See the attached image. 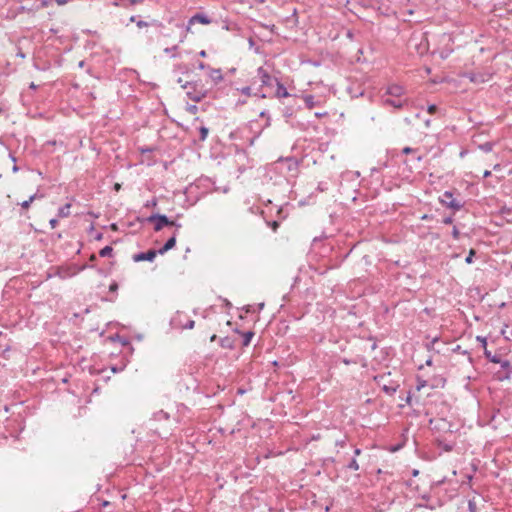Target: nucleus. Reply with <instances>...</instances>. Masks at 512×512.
<instances>
[{"label": "nucleus", "instance_id": "1", "mask_svg": "<svg viewBox=\"0 0 512 512\" xmlns=\"http://www.w3.org/2000/svg\"><path fill=\"white\" fill-rule=\"evenodd\" d=\"M270 171L279 173L287 182H291L298 176L299 162L293 157L279 158L271 164Z\"/></svg>", "mask_w": 512, "mask_h": 512}, {"label": "nucleus", "instance_id": "2", "mask_svg": "<svg viewBox=\"0 0 512 512\" xmlns=\"http://www.w3.org/2000/svg\"><path fill=\"white\" fill-rule=\"evenodd\" d=\"M439 202L454 212L459 211L463 208L464 202L461 199L454 198L451 191H445L440 197Z\"/></svg>", "mask_w": 512, "mask_h": 512}, {"label": "nucleus", "instance_id": "3", "mask_svg": "<svg viewBox=\"0 0 512 512\" xmlns=\"http://www.w3.org/2000/svg\"><path fill=\"white\" fill-rule=\"evenodd\" d=\"M182 88L186 90L188 98L194 102H200L206 96V92L202 88L198 89L196 83L185 82Z\"/></svg>", "mask_w": 512, "mask_h": 512}, {"label": "nucleus", "instance_id": "4", "mask_svg": "<svg viewBox=\"0 0 512 512\" xmlns=\"http://www.w3.org/2000/svg\"><path fill=\"white\" fill-rule=\"evenodd\" d=\"M87 267H88V265H86V264L81 265V266L73 264L68 267H59L57 269L56 275L61 279L71 278V277L77 275L78 273L82 272L83 270H85Z\"/></svg>", "mask_w": 512, "mask_h": 512}, {"label": "nucleus", "instance_id": "5", "mask_svg": "<svg viewBox=\"0 0 512 512\" xmlns=\"http://www.w3.org/2000/svg\"><path fill=\"white\" fill-rule=\"evenodd\" d=\"M147 221L154 223V230L157 232L162 230L165 226L174 224V221H171L164 214H152L147 218Z\"/></svg>", "mask_w": 512, "mask_h": 512}, {"label": "nucleus", "instance_id": "6", "mask_svg": "<svg viewBox=\"0 0 512 512\" xmlns=\"http://www.w3.org/2000/svg\"><path fill=\"white\" fill-rule=\"evenodd\" d=\"M463 77L469 79L470 82H472L474 84H481V83L488 82L491 79L492 74H490L489 72H483V71L465 72L463 74Z\"/></svg>", "mask_w": 512, "mask_h": 512}, {"label": "nucleus", "instance_id": "7", "mask_svg": "<svg viewBox=\"0 0 512 512\" xmlns=\"http://www.w3.org/2000/svg\"><path fill=\"white\" fill-rule=\"evenodd\" d=\"M257 78L260 80L262 87H273L275 80H278L277 78L272 77L263 67H259L257 69Z\"/></svg>", "mask_w": 512, "mask_h": 512}, {"label": "nucleus", "instance_id": "8", "mask_svg": "<svg viewBox=\"0 0 512 512\" xmlns=\"http://www.w3.org/2000/svg\"><path fill=\"white\" fill-rule=\"evenodd\" d=\"M211 22H212L211 19L206 14L196 13L189 19L188 24L185 27V31L186 32L190 31L191 26L195 23L207 25V24H210Z\"/></svg>", "mask_w": 512, "mask_h": 512}, {"label": "nucleus", "instance_id": "9", "mask_svg": "<svg viewBox=\"0 0 512 512\" xmlns=\"http://www.w3.org/2000/svg\"><path fill=\"white\" fill-rule=\"evenodd\" d=\"M156 256H157V251L154 250V249H150V250H148L146 252H140V253L134 254L133 255V260L135 262H140V261L152 262V261H154Z\"/></svg>", "mask_w": 512, "mask_h": 512}, {"label": "nucleus", "instance_id": "10", "mask_svg": "<svg viewBox=\"0 0 512 512\" xmlns=\"http://www.w3.org/2000/svg\"><path fill=\"white\" fill-rule=\"evenodd\" d=\"M407 103L408 101L406 99L402 100L401 98L383 97V104L386 106H392L395 109H402Z\"/></svg>", "mask_w": 512, "mask_h": 512}, {"label": "nucleus", "instance_id": "11", "mask_svg": "<svg viewBox=\"0 0 512 512\" xmlns=\"http://www.w3.org/2000/svg\"><path fill=\"white\" fill-rule=\"evenodd\" d=\"M404 94V88L400 85L393 84L387 87L386 95L392 98H401Z\"/></svg>", "mask_w": 512, "mask_h": 512}, {"label": "nucleus", "instance_id": "12", "mask_svg": "<svg viewBox=\"0 0 512 512\" xmlns=\"http://www.w3.org/2000/svg\"><path fill=\"white\" fill-rule=\"evenodd\" d=\"M176 245V233L173 234L172 237H170L165 244L159 249L156 250L157 254L164 255L166 252L174 248Z\"/></svg>", "mask_w": 512, "mask_h": 512}, {"label": "nucleus", "instance_id": "13", "mask_svg": "<svg viewBox=\"0 0 512 512\" xmlns=\"http://www.w3.org/2000/svg\"><path fill=\"white\" fill-rule=\"evenodd\" d=\"M275 85H276L275 96L277 98H286L290 95L288 93L286 87L279 80H275Z\"/></svg>", "mask_w": 512, "mask_h": 512}, {"label": "nucleus", "instance_id": "14", "mask_svg": "<svg viewBox=\"0 0 512 512\" xmlns=\"http://www.w3.org/2000/svg\"><path fill=\"white\" fill-rule=\"evenodd\" d=\"M144 0H115L112 5L115 7L127 8L142 3Z\"/></svg>", "mask_w": 512, "mask_h": 512}, {"label": "nucleus", "instance_id": "15", "mask_svg": "<svg viewBox=\"0 0 512 512\" xmlns=\"http://www.w3.org/2000/svg\"><path fill=\"white\" fill-rule=\"evenodd\" d=\"M70 208H71V204L67 203L63 206H61L59 209H58V216L60 218H65V217H68L70 215Z\"/></svg>", "mask_w": 512, "mask_h": 512}, {"label": "nucleus", "instance_id": "16", "mask_svg": "<svg viewBox=\"0 0 512 512\" xmlns=\"http://www.w3.org/2000/svg\"><path fill=\"white\" fill-rule=\"evenodd\" d=\"M210 77L215 83H218L223 79L222 72L220 69H211Z\"/></svg>", "mask_w": 512, "mask_h": 512}, {"label": "nucleus", "instance_id": "17", "mask_svg": "<svg viewBox=\"0 0 512 512\" xmlns=\"http://www.w3.org/2000/svg\"><path fill=\"white\" fill-rule=\"evenodd\" d=\"M484 356L486 359H488L492 363L500 362V356L496 355V354H492L491 351L488 349L484 350Z\"/></svg>", "mask_w": 512, "mask_h": 512}, {"label": "nucleus", "instance_id": "18", "mask_svg": "<svg viewBox=\"0 0 512 512\" xmlns=\"http://www.w3.org/2000/svg\"><path fill=\"white\" fill-rule=\"evenodd\" d=\"M397 388H398V385H394V384H391V385L383 384L382 385V390L387 395H390V396L395 394V392L397 391Z\"/></svg>", "mask_w": 512, "mask_h": 512}, {"label": "nucleus", "instance_id": "19", "mask_svg": "<svg viewBox=\"0 0 512 512\" xmlns=\"http://www.w3.org/2000/svg\"><path fill=\"white\" fill-rule=\"evenodd\" d=\"M242 336H243V342H242L243 346H248L251 343L252 338L254 337V332L247 331V332L242 333Z\"/></svg>", "mask_w": 512, "mask_h": 512}, {"label": "nucleus", "instance_id": "20", "mask_svg": "<svg viewBox=\"0 0 512 512\" xmlns=\"http://www.w3.org/2000/svg\"><path fill=\"white\" fill-rule=\"evenodd\" d=\"M304 102L309 109H312L316 105L315 97L313 95H305Z\"/></svg>", "mask_w": 512, "mask_h": 512}, {"label": "nucleus", "instance_id": "21", "mask_svg": "<svg viewBox=\"0 0 512 512\" xmlns=\"http://www.w3.org/2000/svg\"><path fill=\"white\" fill-rule=\"evenodd\" d=\"M113 248L111 246H105L99 251L100 257H110L112 256Z\"/></svg>", "mask_w": 512, "mask_h": 512}, {"label": "nucleus", "instance_id": "22", "mask_svg": "<svg viewBox=\"0 0 512 512\" xmlns=\"http://www.w3.org/2000/svg\"><path fill=\"white\" fill-rule=\"evenodd\" d=\"M494 143L493 142H485L479 145V149L485 153H489L493 150Z\"/></svg>", "mask_w": 512, "mask_h": 512}, {"label": "nucleus", "instance_id": "23", "mask_svg": "<svg viewBox=\"0 0 512 512\" xmlns=\"http://www.w3.org/2000/svg\"><path fill=\"white\" fill-rule=\"evenodd\" d=\"M220 345L223 348H233V342L229 337H224L220 340Z\"/></svg>", "mask_w": 512, "mask_h": 512}, {"label": "nucleus", "instance_id": "24", "mask_svg": "<svg viewBox=\"0 0 512 512\" xmlns=\"http://www.w3.org/2000/svg\"><path fill=\"white\" fill-rule=\"evenodd\" d=\"M208 132H209V130H208V128H207V127H205V126H201V127L199 128V133H200L199 139H200L201 141H205V140H206V138H207V136H208Z\"/></svg>", "mask_w": 512, "mask_h": 512}, {"label": "nucleus", "instance_id": "25", "mask_svg": "<svg viewBox=\"0 0 512 512\" xmlns=\"http://www.w3.org/2000/svg\"><path fill=\"white\" fill-rule=\"evenodd\" d=\"M347 468L349 470H353V471H358L359 470V464H358V462H357L355 457L349 462V464L347 465Z\"/></svg>", "mask_w": 512, "mask_h": 512}, {"label": "nucleus", "instance_id": "26", "mask_svg": "<svg viewBox=\"0 0 512 512\" xmlns=\"http://www.w3.org/2000/svg\"><path fill=\"white\" fill-rule=\"evenodd\" d=\"M497 364H499L500 367L504 370H507V371L510 370V367H511L510 362L506 359H502L501 356H500V362H498Z\"/></svg>", "mask_w": 512, "mask_h": 512}, {"label": "nucleus", "instance_id": "27", "mask_svg": "<svg viewBox=\"0 0 512 512\" xmlns=\"http://www.w3.org/2000/svg\"><path fill=\"white\" fill-rule=\"evenodd\" d=\"M177 49H178V45H174V46H172V47H167V48H165V49H164V52H165L166 54H171V56H172L173 58H175V57H177V54L175 53V52L177 51Z\"/></svg>", "mask_w": 512, "mask_h": 512}, {"label": "nucleus", "instance_id": "28", "mask_svg": "<svg viewBox=\"0 0 512 512\" xmlns=\"http://www.w3.org/2000/svg\"><path fill=\"white\" fill-rule=\"evenodd\" d=\"M475 254H476V251L474 249H470V251L468 253V256L465 259V262L467 264H472L473 263V257L475 256Z\"/></svg>", "mask_w": 512, "mask_h": 512}, {"label": "nucleus", "instance_id": "29", "mask_svg": "<svg viewBox=\"0 0 512 512\" xmlns=\"http://www.w3.org/2000/svg\"><path fill=\"white\" fill-rule=\"evenodd\" d=\"M476 340L478 342H480L481 346L483 347V349H487V339L486 337H483V336H477L476 337Z\"/></svg>", "mask_w": 512, "mask_h": 512}, {"label": "nucleus", "instance_id": "30", "mask_svg": "<svg viewBox=\"0 0 512 512\" xmlns=\"http://www.w3.org/2000/svg\"><path fill=\"white\" fill-rule=\"evenodd\" d=\"M155 417H156L157 419H162V418H164V419H168V418H169V415H168V413H166V412H164V411H162V410H161V411H159L158 413H156V414H155Z\"/></svg>", "mask_w": 512, "mask_h": 512}, {"label": "nucleus", "instance_id": "31", "mask_svg": "<svg viewBox=\"0 0 512 512\" xmlns=\"http://www.w3.org/2000/svg\"><path fill=\"white\" fill-rule=\"evenodd\" d=\"M452 237L455 240H459V238H460V231L458 230V228L456 226H454L452 229Z\"/></svg>", "mask_w": 512, "mask_h": 512}, {"label": "nucleus", "instance_id": "32", "mask_svg": "<svg viewBox=\"0 0 512 512\" xmlns=\"http://www.w3.org/2000/svg\"><path fill=\"white\" fill-rule=\"evenodd\" d=\"M118 290V283L116 281H113L110 285H109V291L112 292V293H116Z\"/></svg>", "mask_w": 512, "mask_h": 512}, {"label": "nucleus", "instance_id": "33", "mask_svg": "<svg viewBox=\"0 0 512 512\" xmlns=\"http://www.w3.org/2000/svg\"><path fill=\"white\" fill-rule=\"evenodd\" d=\"M195 325L194 320H188L183 326V329H192Z\"/></svg>", "mask_w": 512, "mask_h": 512}, {"label": "nucleus", "instance_id": "34", "mask_svg": "<svg viewBox=\"0 0 512 512\" xmlns=\"http://www.w3.org/2000/svg\"><path fill=\"white\" fill-rule=\"evenodd\" d=\"M31 203L32 199L29 198L28 200H25L22 203H20V205L23 209H28L31 206Z\"/></svg>", "mask_w": 512, "mask_h": 512}, {"label": "nucleus", "instance_id": "35", "mask_svg": "<svg viewBox=\"0 0 512 512\" xmlns=\"http://www.w3.org/2000/svg\"><path fill=\"white\" fill-rule=\"evenodd\" d=\"M437 109L438 108H437V106L435 104H431V105L428 106L427 111L430 114H434V113H436Z\"/></svg>", "mask_w": 512, "mask_h": 512}, {"label": "nucleus", "instance_id": "36", "mask_svg": "<svg viewBox=\"0 0 512 512\" xmlns=\"http://www.w3.org/2000/svg\"><path fill=\"white\" fill-rule=\"evenodd\" d=\"M241 93L246 95V96H250L251 95V88L249 86L243 87L241 89Z\"/></svg>", "mask_w": 512, "mask_h": 512}, {"label": "nucleus", "instance_id": "37", "mask_svg": "<svg viewBox=\"0 0 512 512\" xmlns=\"http://www.w3.org/2000/svg\"><path fill=\"white\" fill-rule=\"evenodd\" d=\"M442 223L446 224V225L452 224L453 223V217L452 216H447V217L443 218Z\"/></svg>", "mask_w": 512, "mask_h": 512}, {"label": "nucleus", "instance_id": "38", "mask_svg": "<svg viewBox=\"0 0 512 512\" xmlns=\"http://www.w3.org/2000/svg\"><path fill=\"white\" fill-rule=\"evenodd\" d=\"M136 25L139 28H144V27H147L149 24L146 21L138 20V21H136Z\"/></svg>", "mask_w": 512, "mask_h": 512}, {"label": "nucleus", "instance_id": "39", "mask_svg": "<svg viewBox=\"0 0 512 512\" xmlns=\"http://www.w3.org/2000/svg\"><path fill=\"white\" fill-rule=\"evenodd\" d=\"M326 189H327V184H326V183L320 182V183L318 184L317 190H319V191L323 192V191H325Z\"/></svg>", "mask_w": 512, "mask_h": 512}, {"label": "nucleus", "instance_id": "40", "mask_svg": "<svg viewBox=\"0 0 512 512\" xmlns=\"http://www.w3.org/2000/svg\"><path fill=\"white\" fill-rule=\"evenodd\" d=\"M260 117H266L267 118V124L266 125H270V117H269V113L267 111H262L260 113Z\"/></svg>", "mask_w": 512, "mask_h": 512}, {"label": "nucleus", "instance_id": "41", "mask_svg": "<svg viewBox=\"0 0 512 512\" xmlns=\"http://www.w3.org/2000/svg\"><path fill=\"white\" fill-rule=\"evenodd\" d=\"M468 508H469V511H471V512H475V510H476V505H475V503H474L473 501H469V503H468Z\"/></svg>", "mask_w": 512, "mask_h": 512}, {"label": "nucleus", "instance_id": "42", "mask_svg": "<svg viewBox=\"0 0 512 512\" xmlns=\"http://www.w3.org/2000/svg\"><path fill=\"white\" fill-rule=\"evenodd\" d=\"M402 152H403V154H410L412 152H415V149H413L411 147H405V148H403Z\"/></svg>", "mask_w": 512, "mask_h": 512}, {"label": "nucleus", "instance_id": "43", "mask_svg": "<svg viewBox=\"0 0 512 512\" xmlns=\"http://www.w3.org/2000/svg\"><path fill=\"white\" fill-rule=\"evenodd\" d=\"M49 224H50L51 228L54 229L58 225V220L57 219H51Z\"/></svg>", "mask_w": 512, "mask_h": 512}, {"label": "nucleus", "instance_id": "44", "mask_svg": "<svg viewBox=\"0 0 512 512\" xmlns=\"http://www.w3.org/2000/svg\"><path fill=\"white\" fill-rule=\"evenodd\" d=\"M42 197H43L42 194L35 193V194L31 195L29 198L32 199V202H33L34 200L40 199Z\"/></svg>", "mask_w": 512, "mask_h": 512}, {"label": "nucleus", "instance_id": "45", "mask_svg": "<svg viewBox=\"0 0 512 512\" xmlns=\"http://www.w3.org/2000/svg\"><path fill=\"white\" fill-rule=\"evenodd\" d=\"M425 385H426V381H425V380L419 381V382H418V385H417V389H418V390H420V389H421V388H423Z\"/></svg>", "mask_w": 512, "mask_h": 512}, {"label": "nucleus", "instance_id": "46", "mask_svg": "<svg viewBox=\"0 0 512 512\" xmlns=\"http://www.w3.org/2000/svg\"><path fill=\"white\" fill-rule=\"evenodd\" d=\"M361 452H362V451H361V449H360V448H355V449H354V457L359 456V455L361 454Z\"/></svg>", "mask_w": 512, "mask_h": 512}, {"label": "nucleus", "instance_id": "47", "mask_svg": "<svg viewBox=\"0 0 512 512\" xmlns=\"http://www.w3.org/2000/svg\"><path fill=\"white\" fill-rule=\"evenodd\" d=\"M490 176H491V171L485 170L484 173H483V178H488Z\"/></svg>", "mask_w": 512, "mask_h": 512}, {"label": "nucleus", "instance_id": "48", "mask_svg": "<svg viewBox=\"0 0 512 512\" xmlns=\"http://www.w3.org/2000/svg\"><path fill=\"white\" fill-rule=\"evenodd\" d=\"M58 5H64L66 4L69 0H54Z\"/></svg>", "mask_w": 512, "mask_h": 512}, {"label": "nucleus", "instance_id": "49", "mask_svg": "<svg viewBox=\"0 0 512 512\" xmlns=\"http://www.w3.org/2000/svg\"><path fill=\"white\" fill-rule=\"evenodd\" d=\"M443 448H444V450H445V451H451L453 447H452V445L445 444V445L443 446Z\"/></svg>", "mask_w": 512, "mask_h": 512}, {"label": "nucleus", "instance_id": "50", "mask_svg": "<svg viewBox=\"0 0 512 512\" xmlns=\"http://www.w3.org/2000/svg\"><path fill=\"white\" fill-rule=\"evenodd\" d=\"M384 379V376H378V377H375V380L377 381V383L380 385L381 384V381Z\"/></svg>", "mask_w": 512, "mask_h": 512}, {"label": "nucleus", "instance_id": "51", "mask_svg": "<svg viewBox=\"0 0 512 512\" xmlns=\"http://www.w3.org/2000/svg\"><path fill=\"white\" fill-rule=\"evenodd\" d=\"M424 123H425V127L429 128L430 125H431V120L430 119H426Z\"/></svg>", "mask_w": 512, "mask_h": 512}, {"label": "nucleus", "instance_id": "52", "mask_svg": "<svg viewBox=\"0 0 512 512\" xmlns=\"http://www.w3.org/2000/svg\"><path fill=\"white\" fill-rule=\"evenodd\" d=\"M198 68L201 69V70L205 69L206 68L205 63L200 62L199 65H198Z\"/></svg>", "mask_w": 512, "mask_h": 512}, {"label": "nucleus", "instance_id": "53", "mask_svg": "<svg viewBox=\"0 0 512 512\" xmlns=\"http://www.w3.org/2000/svg\"><path fill=\"white\" fill-rule=\"evenodd\" d=\"M432 363H433L432 358H428V359L426 360V362H425V364H426L427 366H431V365H432Z\"/></svg>", "mask_w": 512, "mask_h": 512}, {"label": "nucleus", "instance_id": "54", "mask_svg": "<svg viewBox=\"0 0 512 512\" xmlns=\"http://www.w3.org/2000/svg\"><path fill=\"white\" fill-rule=\"evenodd\" d=\"M404 121H405V123H407V124H409V125L413 124L412 119H410V118H408V117H407V118H405V119H404Z\"/></svg>", "mask_w": 512, "mask_h": 512}, {"label": "nucleus", "instance_id": "55", "mask_svg": "<svg viewBox=\"0 0 512 512\" xmlns=\"http://www.w3.org/2000/svg\"><path fill=\"white\" fill-rule=\"evenodd\" d=\"M103 237V234L102 233H97V235L95 236V239L96 240H101Z\"/></svg>", "mask_w": 512, "mask_h": 512}, {"label": "nucleus", "instance_id": "56", "mask_svg": "<svg viewBox=\"0 0 512 512\" xmlns=\"http://www.w3.org/2000/svg\"><path fill=\"white\" fill-rule=\"evenodd\" d=\"M171 226H175L177 230L181 228V224L177 222H174Z\"/></svg>", "mask_w": 512, "mask_h": 512}, {"label": "nucleus", "instance_id": "57", "mask_svg": "<svg viewBox=\"0 0 512 512\" xmlns=\"http://www.w3.org/2000/svg\"><path fill=\"white\" fill-rule=\"evenodd\" d=\"M189 110L195 112L197 110V107L195 105H192L189 107Z\"/></svg>", "mask_w": 512, "mask_h": 512}, {"label": "nucleus", "instance_id": "58", "mask_svg": "<svg viewBox=\"0 0 512 512\" xmlns=\"http://www.w3.org/2000/svg\"><path fill=\"white\" fill-rule=\"evenodd\" d=\"M18 170H19L18 166L16 164H14V166L12 167V171L14 173H16Z\"/></svg>", "mask_w": 512, "mask_h": 512}, {"label": "nucleus", "instance_id": "59", "mask_svg": "<svg viewBox=\"0 0 512 512\" xmlns=\"http://www.w3.org/2000/svg\"><path fill=\"white\" fill-rule=\"evenodd\" d=\"M199 56L206 57V51L205 50L200 51Z\"/></svg>", "mask_w": 512, "mask_h": 512}, {"label": "nucleus", "instance_id": "60", "mask_svg": "<svg viewBox=\"0 0 512 512\" xmlns=\"http://www.w3.org/2000/svg\"><path fill=\"white\" fill-rule=\"evenodd\" d=\"M9 157L14 163H16V157L13 154H10Z\"/></svg>", "mask_w": 512, "mask_h": 512}, {"label": "nucleus", "instance_id": "61", "mask_svg": "<svg viewBox=\"0 0 512 512\" xmlns=\"http://www.w3.org/2000/svg\"><path fill=\"white\" fill-rule=\"evenodd\" d=\"M97 258H96V255L95 254H92L90 256V261H95Z\"/></svg>", "mask_w": 512, "mask_h": 512}, {"label": "nucleus", "instance_id": "62", "mask_svg": "<svg viewBox=\"0 0 512 512\" xmlns=\"http://www.w3.org/2000/svg\"><path fill=\"white\" fill-rule=\"evenodd\" d=\"M136 21H137V20H136V16H131V17H130V22H136Z\"/></svg>", "mask_w": 512, "mask_h": 512}, {"label": "nucleus", "instance_id": "63", "mask_svg": "<svg viewBox=\"0 0 512 512\" xmlns=\"http://www.w3.org/2000/svg\"><path fill=\"white\" fill-rule=\"evenodd\" d=\"M437 341H438V338H437V337H436V338H434V339L432 340L431 344H430V345H428V347H430L431 345H433V344H434L435 342H437Z\"/></svg>", "mask_w": 512, "mask_h": 512}, {"label": "nucleus", "instance_id": "64", "mask_svg": "<svg viewBox=\"0 0 512 512\" xmlns=\"http://www.w3.org/2000/svg\"><path fill=\"white\" fill-rule=\"evenodd\" d=\"M216 338H217V336H216V335H212V336H211V338H210V341H212V342H213V341H215V340H216Z\"/></svg>", "mask_w": 512, "mask_h": 512}]
</instances>
